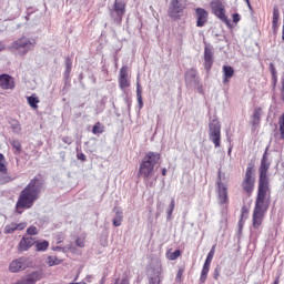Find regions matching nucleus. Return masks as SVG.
<instances>
[{"mask_svg": "<svg viewBox=\"0 0 284 284\" xmlns=\"http://www.w3.org/2000/svg\"><path fill=\"white\" fill-rule=\"evenodd\" d=\"M119 85L122 90L130 88V80H128V65L120 69Z\"/></svg>", "mask_w": 284, "mask_h": 284, "instance_id": "obj_17", "label": "nucleus"}, {"mask_svg": "<svg viewBox=\"0 0 284 284\" xmlns=\"http://www.w3.org/2000/svg\"><path fill=\"white\" fill-rule=\"evenodd\" d=\"M214 64V47L212 44H205L204 48V70L210 72Z\"/></svg>", "mask_w": 284, "mask_h": 284, "instance_id": "obj_14", "label": "nucleus"}, {"mask_svg": "<svg viewBox=\"0 0 284 284\" xmlns=\"http://www.w3.org/2000/svg\"><path fill=\"white\" fill-rule=\"evenodd\" d=\"M219 276H221V266H216L213 273V278L219 281Z\"/></svg>", "mask_w": 284, "mask_h": 284, "instance_id": "obj_39", "label": "nucleus"}, {"mask_svg": "<svg viewBox=\"0 0 284 284\" xmlns=\"http://www.w3.org/2000/svg\"><path fill=\"white\" fill-rule=\"evenodd\" d=\"M195 19H196V27L204 28L205 23H207V19H210V12L203 8L195 9Z\"/></svg>", "mask_w": 284, "mask_h": 284, "instance_id": "obj_15", "label": "nucleus"}, {"mask_svg": "<svg viewBox=\"0 0 284 284\" xmlns=\"http://www.w3.org/2000/svg\"><path fill=\"white\" fill-rule=\"evenodd\" d=\"M17 232V223H11L4 227V234H13Z\"/></svg>", "mask_w": 284, "mask_h": 284, "instance_id": "obj_35", "label": "nucleus"}, {"mask_svg": "<svg viewBox=\"0 0 284 284\" xmlns=\"http://www.w3.org/2000/svg\"><path fill=\"white\" fill-rule=\"evenodd\" d=\"M10 144L13 148V154L19 155L23 152L21 142L19 140H10Z\"/></svg>", "mask_w": 284, "mask_h": 284, "instance_id": "obj_26", "label": "nucleus"}, {"mask_svg": "<svg viewBox=\"0 0 284 284\" xmlns=\"http://www.w3.org/2000/svg\"><path fill=\"white\" fill-rule=\"evenodd\" d=\"M126 104H128V109L130 110V108H132V101L126 100Z\"/></svg>", "mask_w": 284, "mask_h": 284, "instance_id": "obj_53", "label": "nucleus"}, {"mask_svg": "<svg viewBox=\"0 0 284 284\" xmlns=\"http://www.w3.org/2000/svg\"><path fill=\"white\" fill-rule=\"evenodd\" d=\"M57 241H58V243H61V239H58Z\"/></svg>", "mask_w": 284, "mask_h": 284, "instance_id": "obj_59", "label": "nucleus"}, {"mask_svg": "<svg viewBox=\"0 0 284 284\" xmlns=\"http://www.w3.org/2000/svg\"><path fill=\"white\" fill-rule=\"evenodd\" d=\"M34 45H37V40L34 38L22 37L16 40L11 48L19 52V54H28L31 50H34Z\"/></svg>", "mask_w": 284, "mask_h": 284, "instance_id": "obj_4", "label": "nucleus"}, {"mask_svg": "<svg viewBox=\"0 0 284 284\" xmlns=\"http://www.w3.org/2000/svg\"><path fill=\"white\" fill-rule=\"evenodd\" d=\"M113 212L115 214V216L113 217V226L114 227H121L122 223H123V211L119 207L115 206L113 207Z\"/></svg>", "mask_w": 284, "mask_h": 284, "instance_id": "obj_19", "label": "nucleus"}, {"mask_svg": "<svg viewBox=\"0 0 284 284\" xmlns=\"http://www.w3.org/2000/svg\"><path fill=\"white\" fill-rule=\"evenodd\" d=\"M53 251L54 252H63V247L57 246V247H53Z\"/></svg>", "mask_w": 284, "mask_h": 284, "instance_id": "obj_50", "label": "nucleus"}, {"mask_svg": "<svg viewBox=\"0 0 284 284\" xmlns=\"http://www.w3.org/2000/svg\"><path fill=\"white\" fill-rule=\"evenodd\" d=\"M246 3H250V0H245Z\"/></svg>", "mask_w": 284, "mask_h": 284, "instance_id": "obj_60", "label": "nucleus"}, {"mask_svg": "<svg viewBox=\"0 0 284 284\" xmlns=\"http://www.w3.org/2000/svg\"><path fill=\"white\" fill-rule=\"evenodd\" d=\"M216 252V244H214L212 246V248L210 250V252L207 253L206 260L204 262V265H212V258H214V254Z\"/></svg>", "mask_w": 284, "mask_h": 284, "instance_id": "obj_29", "label": "nucleus"}, {"mask_svg": "<svg viewBox=\"0 0 284 284\" xmlns=\"http://www.w3.org/2000/svg\"><path fill=\"white\" fill-rule=\"evenodd\" d=\"M16 178H12V175L8 174L7 172H1L0 174V185H6L7 183H12Z\"/></svg>", "mask_w": 284, "mask_h": 284, "instance_id": "obj_25", "label": "nucleus"}, {"mask_svg": "<svg viewBox=\"0 0 284 284\" xmlns=\"http://www.w3.org/2000/svg\"><path fill=\"white\" fill-rule=\"evenodd\" d=\"M150 272L149 284H161V281H163V276L161 275L163 273L161 262L152 264Z\"/></svg>", "mask_w": 284, "mask_h": 284, "instance_id": "obj_11", "label": "nucleus"}, {"mask_svg": "<svg viewBox=\"0 0 284 284\" xmlns=\"http://www.w3.org/2000/svg\"><path fill=\"white\" fill-rule=\"evenodd\" d=\"M37 252H45L50 247V242L43 240L42 242L36 241Z\"/></svg>", "mask_w": 284, "mask_h": 284, "instance_id": "obj_27", "label": "nucleus"}, {"mask_svg": "<svg viewBox=\"0 0 284 284\" xmlns=\"http://www.w3.org/2000/svg\"><path fill=\"white\" fill-rule=\"evenodd\" d=\"M93 134H103L104 129L101 126V122H97L92 129Z\"/></svg>", "mask_w": 284, "mask_h": 284, "instance_id": "obj_34", "label": "nucleus"}, {"mask_svg": "<svg viewBox=\"0 0 284 284\" xmlns=\"http://www.w3.org/2000/svg\"><path fill=\"white\" fill-rule=\"evenodd\" d=\"M245 213V207H242V214H244Z\"/></svg>", "mask_w": 284, "mask_h": 284, "instance_id": "obj_57", "label": "nucleus"}, {"mask_svg": "<svg viewBox=\"0 0 284 284\" xmlns=\"http://www.w3.org/2000/svg\"><path fill=\"white\" fill-rule=\"evenodd\" d=\"M184 10L185 2H183V0H171L169 4L168 16L173 19V21H178V19H181Z\"/></svg>", "mask_w": 284, "mask_h": 284, "instance_id": "obj_7", "label": "nucleus"}, {"mask_svg": "<svg viewBox=\"0 0 284 284\" xmlns=\"http://www.w3.org/2000/svg\"><path fill=\"white\" fill-rule=\"evenodd\" d=\"M27 234H29V236H37L39 229H37V226H30L27 229Z\"/></svg>", "mask_w": 284, "mask_h": 284, "instance_id": "obj_36", "label": "nucleus"}, {"mask_svg": "<svg viewBox=\"0 0 284 284\" xmlns=\"http://www.w3.org/2000/svg\"><path fill=\"white\" fill-rule=\"evenodd\" d=\"M36 242L32 237H22L18 246L19 252H28L29 247L36 245Z\"/></svg>", "mask_w": 284, "mask_h": 284, "instance_id": "obj_18", "label": "nucleus"}, {"mask_svg": "<svg viewBox=\"0 0 284 284\" xmlns=\"http://www.w3.org/2000/svg\"><path fill=\"white\" fill-rule=\"evenodd\" d=\"M0 88L2 90H14V80L9 74H1L0 75Z\"/></svg>", "mask_w": 284, "mask_h": 284, "instance_id": "obj_16", "label": "nucleus"}, {"mask_svg": "<svg viewBox=\"0 0 284 284\" xmlns=\"http://www.w3.org/2000/svg\"><path fill=\"white\" fill-rule=\"evenodd\" d=\"M175 205H176V203H175L174 199H172L171 203L169 205V209L166 210V214H168L166 220L168 221H172V214L174 212Z\"/></svg>", "mask_w": 284, "mask_h": 284, "instance_id": "obj_32", "label": "nucleus"}, {"mask_svg": "<svg viewBox=\"0 0 284 284\" xmlns=\"http://www.w3.org/2000/svg\"><path fill=\"white\" fill-rule=\"evenodd\" d=\"M163 207H164L163 202L158 201V203H156V216H161V214H163Z\"/></svg>", "mask_w": 284, "mask_h": 284, "instance_id": "obj_37", "label": "nucleus"}, {"mask_svg": "<svg viewBox=\"0 0 284 284\" xmlns=\"http://www.w3.org/2000/svg\"><path fill=\"white\" fill-rule=\"evenodd\" d=\"M168 175V169L163 168L162 169V176H166Z\"/></svg>", "mask_w": 284, "mask_h": 284, "instance_id": "obj_52", "label": "nucleus"}, {"mask_svg": "<svg viewBox=\"0 0 284 284\" xmlns=\"http://www.w3.org/2000/svg\"><path fill=\"white\" fill-rule=\"evenodd\" d=\"M254 174V164L248 163L245 172V178L242 182V189L246 194H252L254 192V178L252 175Z\"/></svg>", "mask_w": 284, "mask_h": 284, "instance_id": "obj_9", "label": "nucleus"}, {"mask_svg": "<svg viewBox=\"0 0 284 284\" xmlns=\"http://www.w3.org/2000/svg\"><path fill=\"white\" fill-rule=\"evenodd\" d=\"M209 139L215 148H221V122L217 118L209 122Z\"/></svg>", "mask_w": 284, "mask_h": 284, "instance_id": "obj_5", "label": "nucleus"}, {"mask_svg": "<svg viewBox=\"0 0 284 284\" xmlns=\"http://www.w3.org/2000/svg\"><path fill=\"white\" fill-rule=\"evenodd\" d=\"M273 81H274V83H276V75H275V78H273Z\"/></svg>", "mask_w": 284, "mask_h": 284, "instance_id": "obj_58", "label": "nucleus"}, {"mask_svg": "<svg viewBox=\"0 0 284 284\" xmlns=\"http://www.w3.org/2000/svg\"><path fill=\"white\" fill-rule=\"evenodd\" d=\"M253 125H258L261 123V108L255 109L252 115Z\"/></svg>", "mask_w": 284, "mask_h": 284, "instance_id": "obj_30", "label": "nucleus"}, {"mask_svg": "<svg viewBox=\"0 0 284 284\" xmlns=\"http://www.w3.org/2000/svg\"><path fill=\"white\" fill-rule=\"evenodd\" d=\"M9 125L14 134L21 133V123L19 122V120H14V119L10 120Z\"/></svg>", "mask_w": 284, "mask_h": 284, "instance_id": "obj_24", "label": "nucleus"}, {"mask_svg": "<svg viewBox=\"0 0 284 284\" xmlns=\"http://www.w3.org/2000/svg\"><path fill=\"white\" fill-rule=\"evenodd\" d=\"M77 159L82 162L88 161V158L83 153H78Z\"/></svg>", "mask_w": 284, "mask_h": 284, "instance_id": "obj_44", "label": "nucleus"}, {"mask_svg": "<svg viewBox=\"0 0 284 284\" xmlns=\"http://www.w3.org/2000/svg\"><path fill=\"white\" fill-rule=\"evenodd\" d=\"M77 278H79V276H77V277L74 278V281H77Z\"/></svg>", "mask_w": 284, "mask_h": 284, "instance_id": "obj_62", "label": "nucleus"}, {"mask_svg": "<svg viewBox=\"0 0 284 284\" xmlns=\"http://www.w3.org/2000/svg\"><path fill=\"white\" fill-rule=\"evenodd\" d=\"M23 270H28V258L26 257L16 258L9 264V272L11 274H19Z\"/></svg>", "mask_w": 284, "mask_h": 284, "instance_id": "obj_13", "label": "nucleus"}, {"mask_svg": "<svg viewBox=\"0 0 284 284\" xmlns=\"http://www.w3.org/2000/svg\"><path fill=\"white\" fill-rule=\"evenodd\" d=\"M45 190V180L34 176L28 185L21 191L16 203V212L23 214L21 210H30L34 205V201H39V196Z\"/></svg>", "mask_w": 284, "mask_h": 284, "instance_id": "obj_2", "label": "nucleus"}, {"mask_svg": "<svg viewBox=\"0 0 284 284\" xmlns=\"http://www.w3.org/2000/svg\"><path fill=\"white\" fill-rule=\"evenodd\" d=\"M114 284H130V282L128 281V278H122V280H116Z\"/></svg>", "mask_w": 284, "mask_h": 284, "instance_id": "obj_47", "label": "nucleus"}, {"mask_svg": "<svg viewBox=\"0 0 284 284\" xmlns=\"http://www.w3.org/2000/svg\"><path fill=\"white\" fill-rule=\"evenodd\" d=\"M217 201L220 205H225L230 203V197L227 196V186L221 180V170L217 171Z\"/></svg>", "mask_w": 284, "mask_h": 284, "instance_id": "obj_10", "label": "nucleus"}, {"mask_svg": "<svg viewBox=\"0 0 284 284\" xmlns=\"http://www.w3.org/2000/svg\"><path fill=\"white\" fill-rule=\"evenodd\" d=\"M211 8H212L213 14H215L217 19L226 23V26H230V20L227 19V16H225V7L223 6V2L213 1L211 2Z\"/></svg>", "mask_w": 284, "mask_h": 284, "instance_id": "obj_12", "label": "nucleus"}, {"mask_svg": "<svg viewBox=\"0 0 284 284\" xmlns=\"http://www.w3.org/2000/svg\"><path fill=\"white\" fill-rule=\"evenodd\" d=\"M109 12L115 23H121L125 14V2L115 0L113 7L109 9Z\"/></svg>", "mask_w": 284, "mask_h": 284, "instance_id": "obj_8", "label": "nucleus"}, {"mask_svg": "<svg viewBox=\"0 0 284 284\" xmlns=\"http://www.w3.org/2000/svg\"><path fill=\"white\" fill-rule=\"evenodd\" d=\"M0 172H8V166H6V162H0Z\"/></svg>", "mask_w": 284, "mask_h": 284, "instance_id": "obj_46", "label": "nucleus"}, {"mask_svg": "<svg viewBox=\"0 0 284 284\" xmlns=\"http://www.w3.org/2000/svg\"><path fill=\"white\" fill-rule=\"evenodd\" d=\"M207 274H210V265L204 264L200 276V283L203 284L205 281H207Z\"/></svg>", "mask_w": 284, "mask_h": 284, "instance_id": "obj_28", "label": "nucleus"}, {"mask_svg": "<svg viewBox=\"0 0 284 284\" xmlns=\"http://www.w3.org/2000/svg\"><path fill=\"white\" fill-rule=\"evenodd\" d=\"M281 17V12L278 11L277 7L273 8V20H272V28L273 30H276L278 28V19Z\"/></svg>", "mask_w": 284, "mask_h": 284, "instance_id": "obj_23", "label": "nucleus"}, {"mask_svg": "<svg viewBox=\"0 0 284 284\" xmlns=\"http://www.w3.org/2000/svg\"><path fill=\"white\" fill-rule=\"evenodd\" d=\"M161 161V153L148 152L140 163L138 176L143 179L146 187H154L158 176L154 170L156 163Z\"/></svg>", "mask_w": 284, "mask_h": 284, "instance_id": "obj_3", "label": "nucleus"}, {"mask_svg": "<svg viewBox=\"0 0 284 284\" xmlns=\"http://www.w3.org/2000/svg\"><path fill=\"white\" fill-rule=\"evenodd\" d=\"M39 97H37V93H33L30 97H27V103L32 108L33 110H37L39 108Z\"/></svg>", "mask_w": 284, "mask_h": 284, "instance_id": "obj_21", "label": "nucleus"}, {"mask_svg": "<svg viewBox=\"0 0 284 284\" xmlns=\"http://www.w3.org/2000/svg\"><path fill=\"white\" fill-rule=\"evenodd\" d=\"M85 280H87L88 283H91V281H92V275H88V276L85 277Z\"/></svg>", "mask_w": 284, "mask_h": 284, "instance_id": "obj_54", "label": "nucleus"}, {"mask_svg": "<svg viewBox=\"0 0 284 284\" xmlns=\"http://www.w3.org/2000/svg\"><path fill=\"white\" fill-rule=\"evenodd\" d=\"M62 142L65 143L67 145H72V138L63 136Z\"/></svg>", "mask_w": 284, "mask_h": 284, "instance_id": "obj_43", "label": "nucleus"}, {"mask_svg": "<svg viewBox=\"0 0 284 284\" xmlns=\"http://www.w3.org/2000/svg\"><path fill=\"white\" fill-rule=\"evenodd\" d=\"M166 256L169 261H176V258L181 256V250H175L174 252H168Z\"/></svg>", "mask_w": 284, "mask_h": 284, "instance_id": "obj_33", "label": "nucleus"}, {"mask_svg": "<svg viewBox=\"0 0 284 284\" xmlns=\"http://www.w3.org/2000/svg\"><path fill=\"white\" fill-rule=\"evenodd\" d=\"M0 163H6V155L0 153Z\"/></svg>", "mask_w": 284, "mask_h": 284, "instance_id": "obj_49", "label": "nucleus"}, {"mask_svg": "<svg viewBox=\"0 0 284 284\" xmlns=\"http://www.w3.org/2000/svg\"><path fill=\"white\" fill-rule=\"evenodd\" d=\"M222 72H223V83H230V79L234 77V68L231 65H223Z\"/></svg>", "mask_w": 284, "mask_h": 284, "instance_id": "obj_20", "label": "nucleus"}, {"mask_svg": "<svg viewBox=\"0 0 284 284\" xmlns=\"http://www.w3.org/2000/svg\"><path fill=\"white\" fill-rule=\"evenodd\" d=\"M270 72L273 77V79H276V67H274V63H270Z\"/></svg>", "mask_w": 284, "mask_h": 284, "instance_id": "obj_40", "label": "nucleus"}, {"mask_svg": "<svg viewBox=\"0 0 284 284\" xmlns=\"http://www.w3.org/2000/svg\"><path fill=\"white\" fill-rule=\"evenodd\" d=\"M2 50H6V44H3V42L0 41V52H2Z\"/></svg>", "mask_w": 284, "mask_h": 284, "instance_id": "obj_51", "label": "nucleus"}, {"mask_svg": "<svg viewBox=\"0 0 284 284\" xmlns=\"http://www.w3.org/2000/svg\"><path fill=\"white\" fill-rule=\"evenodd\" d=\"M70 72H72V59L67 58L65 59V71H64L65 79H70Z\"/></svg>", "mask_w": 284, "mask_h": 284, "instance_id": "obj_31", "label": "nucleus"}, {"mask_svg": "<svg viewBox=\"0 0 284 284\" xmlns=\"http://www.w3.org/2000/svg\"><path fill=\"white\" fill-rule=\"evenodd\" d=\"M24 229H26V224L23 223L17 224V230H24Z\"/></svg>", "mask_w": 284, "mask_h": 284, "instance_id": "obj_48", "label": "nucleus"}, {"mask_svg": "<svg viewBox=\"0 0 284 284\" xmlns=\"http://www.w3.org/2000/svg\"><path fill=\"white\" fill-rule=\"evenodd\" d=\"M184 79L186 87L193 88V90H197V92H203V85L201 84L196 69L187 70L184 74Z\"/></svg>", "mask_w": 284, "mask_h": 284, "instance_id": "obj_6", "label": "nucleus"}, {"mask_svg": "<svg viewBox=\"0 0 284 284\" xmlns=\"http://www.w3.org/2000/svg\"><path fill=\"white\" fill-rule=\"evenodd\" d=\"M48 265H50V267H52L53 265H57V257L49 256Z\"/></svg>", "mask_w": 284, "mask_h": 284, "instance_id": "obj_41", "label": "nucleus"}, {"mask_svg": "<svg viewBox=\"0 0 284 284\" xmlns=\"http://www.w3.org/2000/svg\"><path fill=\"white\" fill-rule=\"evenodd\" d=\"M230 152H232V150H231V149L229 150V154H230Z\"/></svg>", "mask_w": 284, "mask_h": 284, "instance_id": "obj_61", "label": "nucleus"}, {"mask_svg": "<svg viewBox=\"0 0 284 284\" xmlns=\"http://www.w3.org/2000/svg\"><path fill=\"white\" fill-rule=\"evenodd\" d=\"M75 245H77L78 247H85V239H83V237H78V239L75 240Z\"/></svg>", "mask_w": 284, "mask_h": 284, "instance_id": "obj_38", "label": "nucleus"}, {"mask_svg": "<svg viewBox=\"0 0 284 284\" xmlns=\"http://www.w3.org/2000/svg\"><path fill=\"white\" fill-rule=\"evenodd\" d=\"M136 99L139 110L143 109V91L141 89V83L136 82Z\"/></svg>", "mask_w": 284, "mask_h": 284, "instance_id": "obj_22", "label": "nucleus"}, {"mask_svg": "<svg viewBox=\"0 0 284 284\" xmlns=\"http://www.w3.org/2000/svg\"><path fill=\"white\" fill-rule=\"evenodd\" d=\"M247 3V8L250 9V10H252V4L250 3V0H248V2H246Z\"/></svg>", "mask_w": 284, "mask_h": 284, "instance_id": "obj_55", "label": "nucleus"}, {"mask_svg": "<svg viewBox=\"0 0 284 284\" xmlns=\"http://www.w3.org/2000/svg\"><path fill=\"white\" fill-rule=\"evenodd\" d=\"M233 23H239L241 21V14L239 13H233Z\"/></svg>", "mask_w": 284, "mask_h": 284, "instance_id": "obj_45", "label": "nucleus"}, {"mask_svg": "<svg viewBox=\"0 0 284 284\" xmlns=\"http://www.w3.org/2000/svg\"><path fill=\"white\" fill-rule=\"evenodd\" d=\"M267 150H270L268 146L264 151L258 169L260 178L257 195L252 217L254 230H258L261 225H263L265 213L267 212V210H270V203H272V190L270 189V178H267V172L270 170V162L267 161Z\"/></svg>", "mask_w": 284, "mask_h": 284, "instance_id": "obj_1", "label": "nucleus"}, {"mask_svg": "<svg viewBox=\"0 0 284 284\" xmlns=\"http://www.w3.org/2000/svg\"><path fill=\"white\" fill-rule=\"evenodd\" d=\"M182 276H183V268H179V271L176 273V277H175L176 283H181Z\"/></svg>", "mask_w": 284, "mask_h": 284, "instance_id": "obj_42", "label": "nucleus"}, {"mask_svg": "<svg viewBox=\"0 0 284 284\" xmlns=\"http://www.w3.org/2000/svg\"><path fill=\"white\" fill-rule=\"evenodd\" d=\"M282 41H284V24H283V30H282Z\"/></svg>", "mask_w": 284, "mask_h": 284, "instance_id": "obj_56", "label": "nucleus"}]
</instances>
